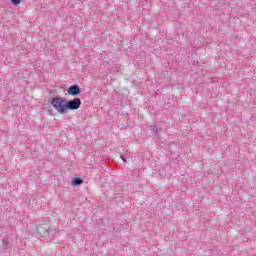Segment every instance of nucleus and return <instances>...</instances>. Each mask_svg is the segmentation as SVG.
Masks as SVG:
<instances>
[{
	"label": "nucleus",
	"mask_w": 256,
	"mask_h": 256,
	"mask_svg": "<svg viewBox=\"0 0 256 256\" xmlns=\"http://www.w3.org/2000/svg\"><path fill=\"white\" fill-rule=\"evenodd\" d=\"M51 106L59 113V115H67V98L65 97H54L51 99Z\"/></svg>",
	"instance_id": "obj_1"
},
{
	"label": "nucleus",
	"mask_w": 256,
	"mask_h": 256,
	"mask_svg": "<svg viewBox=\"0 0 256 256\" xmlns=\"http://www.w3.org/2000/svg\"><path fill=\"white\" fill-rule=\"evenodd\" d=\"M66 105H67V112L69 111H77L81 107V99L80 98H74L73 100H67L66 99Z\"/></svg>",
	"instance_id": "obj_2"
},
{
	"label": "nucleus",
	"mask_w": 256,
	"mask_h": 256,
	"mask_svg": "<svg viewBox=\"0 0 256 256\" xmlns=\"http://www.w3.org/2000/svg\"><path fill=\"white\" fill-rule=\"evenodd\" d=\"M37 231H38V233L43 234V237H47V235H55V233H57V229H55V228L45 229L43 227H39L37 229Z\"/></svg>",
	"instance_id": "obj_3"
},
{
	"label": "nucleus",
	"mask_w": 256,
	"mask_h": 256,
	"mask_svg": "<svg viewBox=\"0 0 256 256\" xmlns=\"http://www.w3.org/2000/svg\"><path fill=\"white\" fill-rule=\"evenodd\" d=\"M81 93V89L77 85H72L68 89V95H72V97H77Z\"/></svg>",
	"instance_id": "obj_4"
},
{
	"label": "nucleus",
	"mask_w": 256,
	"mask_h": 256,
	"mask_svg": "<svg viewBox=\"0 0 256 256\" xmlns=\"http://www.w3.org/2000/svg\"><path fill=\"white\" fill-rule=\"evenodd\" d=\"M83 183V180L81 178H74L73 184L74 185H81Z\"/></svg>",
	"instance_id": "obj_5"
},
{
	"label": "nucleus",
	"mask_w": 256,
	"mask_h": 256,
	"mask_svg": "<svg viewBox=\"0 0 256 256\" xmlns=\"http://www.w3.org/2000/svg\"><path fill=\"white\" fill-rule=\"evenodd\" d=\"M11 3L14 5H19L21 3V0H11Z\"/></svg>",
	"instance_id": "obj_6"
},
{
	"label": "nucleus",
	"mask_w": 256,
	"mask_h": 256,
	"mask_svg": "<svg viewBox=\"0 0 256 256\" xmlns=\"http://www.w3.org/2000/svg\"><path fill=\"white\" fill-rule=\"evenodd\" d=\"M120 157L124 163H127V159H125V156L121 155Z\"/></svg>",
	"instance_id": "obj_7"
},
{
	"label": "nucleus",
	"mask_w": 256,
	"mask_h": 256,
	"mask_svg": "<svg viewBox=\"0 0 256 256\" xmlns=\"http://www.w3.org/2000/svg\"><path fill=\"white\" fill-rule=\"evenodd\" d=\"M3 245H7V243H5V241H3Z\"/></svg>",
	"instance_id": "obj_8"
},
{
	"label": "nucleus",
	"mask_w": 256,
	"mask_h": 256,
	"mask_svg": "<svg viewBox=\"0 0 256 256\" xmlns=\"http://www.w3.org/2000/svg\"><path fill=\"white\" fill-rule=\"evenodd\" d=\"M153 130H155V126H153Z\"/></svg>",
	"instance_id": "obj_9"
}]
</instances>
